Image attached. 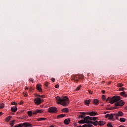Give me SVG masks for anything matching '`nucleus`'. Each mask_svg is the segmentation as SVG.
<instances>
[{
	"mask_svg": "<svg viewBox=\"0 0 127 127\" xmlns=\"http://www.w3.org/2000/svg\"><path fill=\"white\" fill-rule=\"evenodd\" d=\"M121 100V97L119 96H115L113 97H108L106 100V102L110 101V104H115V107H123L125 105V102Z\"/></svg>",
	"mask_w": 127,
	"mask_h": 127,
	"instance_id": "obj_1",
	"label": "nucleus"
},
{
	"mask_svg": "<svg viewBox=\"0 0 127 127\" xmlns=\"http://www.w3.org/2000/svg\"><path fill=\"white\" fill-rule=\"evenodd\" d=\"M39 97H40L41 98H44V96L43 95H39Z\"/></svg>",
	"mask_w": 127,
	"mask_h": 127,
	"instance_id": "obj_41",
	"label": "nucleus"
},
{
	"mask_svg": "<svg viewBox=\"0 0 127 127\" xmlns=\"http://www.w3.org/2000/svg\"><path fill=\"white\" fill-rule=\"evenodd\" d=\"M45 86H46V87H48V82H46L45 83Z\"/></svg>",
	"mask_w": 127,
	"mask_h": 127,
	"instance_id": "obj_33",
	"label": "nucleus"
},
{
	"mask_svg": "<svg viewBox=\"0 0 127 127\" xmlns=\"http://www.w3.org/2000/svg\"><path fill=\"white\" fill-rule=\"evenodd\" d=\"M47 119L44 118H41L37 119L38 122H40L41 121H46Z\"/></svg>",
	"mask_w": 127,
	"mask_h": 127,
	"instance_id": "obj_22",
	"label": "nucleus"
},
{
	"mask_svg": "<svg viewBox=\"0 0 127 127\" xmlns=\"http://www.w3.org/2000/svg\"><path fill=\"white\" fill-rule=\"evenodd\" d=\"M124 113L122 111H119L118 113H115L113 114H106L105 118L110 120V121H116V120H119V117H123Z\"/></svg>",
	"mask_w": 127,
	"mask_h": 127,
	"instance_id": "obj_2",
	"label": "nucleus"
},
{
	"mask_svg": "<svg viewBox=\"0 0 127 127\" xmlns=\"http://www.w3.org/2000/svg\"><path fill=\"white\" fill-rule=\"evenodd\" d=\"M33 81H34V80H33V79H32V78H30V79H29V81H30V82H33Z\"/></svg>",
	"mask_w": 127,
	"mask_h": 127,
	"instance_id": "obj_40",
	"label": "nucleus"
},
{
	"mask_svg": "<svg viewBox=\"0 0 127 127\" xmlns=\"http://www.w3.org/2000/svg\"><path fill=\"white\" fill-rule=\"evenodd\" d=\"M14 123H15V120H13L10 122V125L11 127H13L14 125Z\"/></svg>",
	"mask_w": 127,
	"mask_h": 127,
	"instance_id": "obj_23",
	"label": "nucleus"
},
{
	"mask_svg": "<svg viewBox=\"0 0 127 127\" xmlns=\"http://www.w3.org/2000/svg\"><path fill=\"white\" fill-rule=\"evenodd\" d=\"M48 112H49V113H51V114H56V113H57V108L54 107H50L48 110Z\"/></svg>",
	"mask_w": 127,
	"mask_h": 127,
	"instance_id": "obj_5",
	"label": "nucleus"
},
{
	"mask_svg": "<svg viewBox=\"0 0 127 127\" xmlns=\"http://www.w3.org/2000/svg\"><path fill=\"white\" fill-rule=\"evenodd\" d=\"M27 95H26V94H25V97H27Z\"/></svg>",
	"mask_w": 127,
	"mask_h": 127,
	"instance_id": "obj_47",
	"label": "nucleus"
},
{
	"mask_svg": "<svg viewBox=\"0 0 127 127\" xmlns=\"http://www.w3.org/2000/svg\"><path fill=\"white\" fill-rule=\"evenodd\" d=\"M10 119H11V117H7L6 118V122H9V121H10Z\"/></svg>",
	"mask_w": 127,
	"mask_h": 127,
	"instance_id": "obj_30",
	"label": "nucleus"
},
{
	"mask_svg": "<svg viewBox=\"0 0 127 127\" xmlns=\"http://www.w3.org/2000/svg\"><path fill=\"white\" fill-rule=\"evenodd\" d=\"M120 95L121 96H123V97H125L126 98H127V94H126V92H125V91H123V92H121Z\"/></svg>",
	"mask_w": 127,
	"mask_h": 127,
	"instance_id": "obj_18",
	"label": "nucleus"
},
{
	"mask_svg": "<svg viewBox=\"0 0 127 127\" xmlns=\"http://www.w3.org/2000/svg\"><path fill=\"white\" fill-rule=\"evenodd\" d=\"M118 87H123L124 86V84L123 83H118L117 84Z\"/></svg>",
	"mask_w": 127,
	"mask_h": 127,
	"instance_id": "obj_29",
	"label": "nucleus"
},
{
	"mask_svg": "<svg viewBox=\"0 0 127 127\" xmlns=\"http://www.w3.org/2000/svg\"><path fill=\"white\" fill-rule=\"evenodd\" d=\"M80 115L78 116V118L80 119H84V118H86V113L85 112H80Z\"/></svg>",
	"mask_w": 127,
	"mask_h": 127,
	"instance_id": "obj_12",
	"label": "nucleus"
},
{
	"mask_svg": "<svg viewBox=\"0 0 127 127\" xmlns=\"http://www.w3.org/2000/svg\"><path fill=\"white\" fill-rule=\"evenodd\" d=\"M11 105H13L14 106H17V104L14 102L11 103Z\"/></svg>",
	"mask_w": 127,
	"mask_h": 127,
	"instance_id": "obj_32",
	"label": "nucleus"
},
{
	"mask_svg": "<svg viewBox=\"0 0 127 127\" xmlns=\"http://www.w3.org/2000/svg\"><path fill=\"white\" fill-rule=\"evenodd\" d=\"M71 120L69 118L65 119L64 121V125H69L70 124Z\"/></svg>",
	"mask_w": 127,
	"mask_h": 127,
	"instance_id": "obj_13",
	"label": "nucleus"
},
{
	"mask_svg": "<svg viewBox=\"0 0 127 127\" xmlns=\"http://www.w3.org/2000/svg\"><path fill=\"white\" fill-rule=\"evenodd\" d=\"M56 100L58 102V104L62 105L64 107H66L67 105H69V98L67 96L63 97L58 96L56 97Z\"/></svg>",
	"mask_w": 127,
	"mask_h": 127,
	"instance_id": "obj_3",
	"label": "nucleus"
},
{
	"mask_svg": "<svg viewBox=\"0 0 127 127\" xmlns=\"http://www.w3.org/2000/svg\"><path fill=\"white\" fill-rule=\"evenodd\" d=\"M102 99L103 100H106V96L102 95Z\"/></svg>",
	"mask_w": 127,
	"mask_h": 127,
	"instance_id": "obj_36",
	"label": "nucleus"
},
{
	"mask_svg": "<svg viewBox=\"0 0 127 127\" xmlns=\"http://www.w3.org/2000/svg\"><path fill=\"white\" fill-rule=\"evenodd\" d=\"M120 91H124L125 90V88L122 87L120 88Z\"/></svg>",
	"mask_w": 127,
	"mask_h": 127,
	"instance_id": "obj_37",
	"label": "nucleus"
},
{
	"mask_svg": "<svg viewBox=\"0 0 127 127\" xmlns=\"http://www.w3.org/2000/svg\"><path fill=\"white\" fill-rule=\"evenodd\" d=\"M28 115L29 117H32V115H33V112L32 111H28Z\"/></svg>",
	"mask_w": 127,
	"mask_h": 127,
	"instance_id": "obj_25",
	"label": "nucleus"
},
{
	"mask_svg": "<svg viewBox=\"0 0 127 127\" xmlns=\"http://www.w3.org/2000/svg\"><path fill=\"white\" fill-rule=\"evenodd\" d=\"M88 92H89V94H90V95H92L93 94V91H92L90 90H88Z\"/></svg>",
	"mask_w": 127,
	"mask_h": 127,
	"instance_id": "obj_35",
	"label": "nucleus"
},
{
	"mask_svg": "<svg viewBox=\"0 0 127 127\" xmlns=\"http://www.w3.org/2000/svg\"><path fill=\"white\" fill-rule=\"evenodd\" d=\"M55 88L58 89V88H59V84H57L56 85H55Z\"/></svg>",
	"mask_w": 127,
	"mask_h": 127,
	"instance_id": "obj_38",
	"label": "nucleus"
},
{
	"mask_svg": "<svg viewBox=\"0 0 127 127\" xmlns=\"http://www.w3.org/2000/svg\"><path fill=\"white\" fill-rule=\"evenodd\" d=\"M92 103L93 105H95V106H97V105L99 104V100L98 99H94L93 100Z\"/></svg>",
	"mask_w": 127,
	"mask_h": 127,
	"instance_id": "obj_16",
	"label": "nucleus"
},
{
	"mask_svg": "<svg viewBox=\"0 0 127 127\" xmlns=\"http://www.w3.org/2000/svg\"><path fill=\"white\" fill-rule=\"evenodd\" d=\"M102 93H103V94H105V93H106V91L105 90H102Z\"/></svg>",
	"mask_w": 127,
	"mask_h": 127,
	"instance_id": "obj_42",
	"label": "nucleus"
},
{
	"mask_svg": "<svg viewBox=\"0 0 127 127\" xmlns=\"http://www.w3.org/2000/svg\"><path fill=\"white\" fill-rule=\"evenodd\" d=\"M62 112H64V113H68L69 112V109H68V108H64L62 109Z\"/></svg>",
	"mask_w": 127,
	"mask_h": 127,
	"instance_id": "obj_21",
	"label": "nucleus"
},
{
	"mask_svg": "<svg viewBox=\"0 0 127 127\" xmlns=\"http://www.w3.org/2000/svg\"><path fill=\"white\" fill-rule=\"evenodd\" d=\"M98 117H91L90 116H87L85 117V120H88V121H97Z\"/></svg>",
	"mask_w": 127,
	"mask_h": 127,
	"instance_id": "obj_9",
	"label": "nucleus"
},
{
	"mask_svg": "<svg viewBox=\"0 0 127 127\" xmlns=\"http://www.w3.org/2000/svg\"><path fill=\"white\" fill-rule=\"evenodd\" d=\"M37 90H38V91H39V92H42V89L41 88V87H40L39 85H37Z\"/></svg>",
	"mask_w": 127,
	"mask_h": 127,
	"instance_id": "obj_20",
	"label": "nucleus"
},
{
	"mask_svg": "<svg viewBox=\"0 0 127 127\" xmlns=\"http://www.w3.org/2000/svg\"><path fill=\"white\" fill-rule=\"evenodd\" d=\"M2 114H3V113H2V112H0V116H2Z\"/></svg>",
	"mask_w": 127,
	"mask_h": 127,
	"instance_id": "obj_44",
	"label": "nucleus"
},
{
	"mask_svg": "<svg viewBox=\"0 0 127 127\" xmlns=\"http://www.w3.org/2000/svg\"><path fill=\"white\" fill-rule=\"evenodd\" d=\"M91 123L88 119H86V117L84 118V120H81L78 122V124H88Z\"/></svg>",
	"mask_w": 127,
	"mask_h": 127,
	"instance_id": "obj_7",
	"label": "nucleus"
},
{
	"mask_svg": "<svg viewBox=\"0 0 127 127\" xmlns=\"http://www.w3.org/2000/svg\"><path fill=\"white\" fill-rule=\"evenodd\" d=\"M91 123H89V124H91L92 125H93V126H95V127H97L98 126V124H99V121H95L94 122H93L92 121H90Z\"/></svg>",
	"mask_w": 127,
	"mask_h": 127,
	"instance_id": "obj_15",
	"label": "nucleus"
},
{
	"mask_svg": "<svg viewBox=\"0 0 127 127\" xmlns=\"http://www.w3.org/2000/svg\"><path fill=\"white\" fill-rule=\"evenodd\" d=\"M87 76L89 77V76H91V74L90 73H88L87 74Z\"/></svg>",
	"mask_w": 127,
	"mask_h": 127,
	"instance_id": "obj_43",
	"label": "nucleus"
},
{
	"mask_svg": "<svg viewBox=\"0 0 127 127\" xmlns=\"http://www.w3.org/2000/svg\"><path fill=\"white\" fill-rule=\"evenodd\" d=\"M82 86L81 85H79L78 87L76 88V91H79V90H80V89H81V87Z\"/></svg>",
	"mask_w": 127,
	"mask_h": 127,
	"instance_id": "obj_31",
	"label": "nucleus"
},
{
	"mask_svg": "<svg viewBox=\"0 0 127 127\" xmlns=\"http://www.w3.org/2000/svg\"><path fill=\"white\" fill-rule=\"evenodd\" d=\"M79 79H81V80H83L84 79V76L82 74H79Z\"/></svg>",
	"mask_w": 127,
	"mask_h": 127,
	"instance_id": "obj_28",
	"label": "nucleus"
},
{
	"mask_svg": "<svg viewBox=\"0 0 127 127\" xmlns=\"http://www.w3.org/2000/svg\"><path fill=\"white\" fill-rule=\"evenodd\" d=\"M105 124H106V122L105 121H100L98 122V125L100 127H102V126H104V125H105Z\"/></svg>",
	"mask_w": 127,
	"mask_h": 127,
	"instance_id": "obj_17",
	"label": "nucleus"
},
{
	"mask_svg": "<svg viewBox=\"0 0 127 127\" xmlns=\"http://www.w3.org/2000/svg\"><path fill=\"white\" fill-rule=\"evenodd\" d=\"M107 127H113V126L111 125V124H107Z\"/></svg>",
	"mask_w": 127,
	"mask_h": 127,
	"instance_id": "obj_34",
	"label": "nucleus"
},
{
	"mask_svg": "<svg viewBox=\"0 0 127 127\" xmlns=\"http://www.w3.org/2000/svg\"><path fill=\"white\" fill-rule=\"evenodd\" d=\"M43 99L37 98L35 99L34 102L37 106H38V105H40V104H42V103H43Z\"/></svg>",
	"mask_w": 127,
	"mask_h": 127,
	"instance_id": "obj_6",
	"label": "nucleus"
},
{
	"mask_svg": "<svg viewBox=\"0 0 127 127\" xmlns=\"http://www.w3.org/2000/svg\"><path fill=\"white\" fill-rule=\"evenodd\" d=\"M26 90H28V87H26Z\"/></svg>",
	"mask_w": 127,
	"mask_h": 127,
	"instance_id": "obj_46",
	"label": "nucleus"
},
{
	"mask_svg": "<svg viewBox=\"0 0 127 127\" xmlns=\"http://www.w3.org/2000/svg\"><path fill=\"white\" fill-rule=\"evenodd\" d=\"M64 117H66V115L65 114H61L58 115L57 117V119H60V118H64Z\"/></svg>",
	"mask_w": 127,
	"mask_h": 127,
	"instance_id": "obj_19",
	"label": "nucleus"
},
{
	"mask_svg": "<svg viewBox=\"0 0 127 127\" xmlns=\"http://www.w3.org/2000/svg\"><path fill=\"white\" fill-rule=\"evenodd\" d=\"M107 114V113H104V114Z\"/></svg>",
	"mask_w": 127,
	"mask_h": 127,
	"instance_id": "obj_48",
	"label": "nucleus"
},
{
	"mask_svg": "<svg viewBox=\"0 0 127 127\" xmlns=\"http://www.w3.org/2000/svg\"><path fill=\"white\" fill-rule=\"evenodd\" d=\"M87 114L91 116H97L98 115V113L95 111L88 112Z\"/></svg>",
	"mask_w": 127,
	"mask_h": 127,
	"instance_id": "obj_11",
	"label": "nucleus"
},
{
	"mask_svg": "<svg viewBox=\"0 0 127 127\" xmlns=\"http://www.w3.org/2000/svg\"><path fill=\"white\" fill-rule=\"evenodd\" d=\"M3 108H4V104L3 103H1L0 105V110H1V109H3Z\"/></svg>",
	"mask_w": 127,
	"mask_h": 127,
	"instance_id": "obj_27",
	"label": "nucleus"
},
{
	"mask_svg": "<svg viewBox=\"0 0 127 127\" xmlns=\"http://www.w3.org/2000/svg\"><path fill=\"white\" fill-rule=\"evenodd\" d=\"M11 111L13 113H15L16 111H17V107L16 106H14L11 108Z\"/></svg>",
	"mask_w": 127,
	"mask_h": 127,
	"instance_id": "obj_14",
	"label": "nucleus"
},
{
	"mask_svg": "<svg viewBox=\"0 0 127 127\" xmlns=\"http://www.w3.org/2000/svg\"><path fill=\"white\" fill-rule=\"evenodd\" d=\"M51 80H52V82H55V78H52Z\"/></svg>",
	"mask_w": 127,
	"mask_h": 127,
	"instance_id": "obj_39",
	"label": "nucleus"
},
{
	"mask_svg": "<svg viewBox=\"0 0 127 127\" xmlns=\"http://www.w3.org/2000/svg\"><path fill=\"white\" fill-rule=\"evenodd\" d=\"M112 83V81H110L109 82V85H110V84H111Z\"/></svg>",
	"mask_w": 127,
	"mask_h": 127,
	"instance_id": "obj_45",
	"label": "nucleus"
},
{
	"mask_svg": "<svg viewBox=\"0 0 127 127\" xmlns=\"http://www.w3.org/2000/svg\"><path fill=\"white\" fill-rule=\"evenodd\" d=\"M91 101H92V100L89 99L88 100H86L85 101V104H86V105H89V104H90V103H91Z\"/></svg>",
	"mask_w": 127,
	"mask_h": 127,
	"instance_id": "obj_24",
	"label": "nucleus"
},
{
	"mask_svg": "<svg viewBox=\"0 0 127 127\" xmlns=\"http://www.w3.org/2000/svg\"><path fill=\"white\" fill-rule=\"evenodd\" d=\"M43 113V110H36L33 112V115H37V114H42Z\"/></svg>",
	"mask_w": 127,
	"mask_h": 127,
	"instance_id": "obj_10",
	"label": "nucleus"
},
{
	"mask_svg": "<svg viewBox=\"0 0 127 127\" xmlns=\"http://www.w3.org/2000/svg\"><path fill=\"white\" fill-rule=\"evenodd\" d=\"M31 127L32 125L29 123H24L23 124H19L18 126H15L14 127Z\"/></svg>",
	"mask_w": 127,
	"mask_h": 127,
	"instance_id": "obj_4",
	"label": "nucleus"
},
{
	"mask_svg": "<svg viewBox=\"0 0 127 127\" xmlns=\"http://www.w3.org/2000/svg\"><path fill=\"white\" fill-rule=\"evenodd\" d=\"M79 74L71 76V80L74 82L79 81Z\"/></svg>",
	"mask_w": 127,
	"mask_h": 127,
	"instance_id": "obj_8",
	"label": "nucleus"
},
{
	"mask_svg": "<svg viewBox=\"0 0 127 127\" xmlns=\"http://www.w3.org/2000/svg\"><path fill=\"white\" fill-rule=\"evenodd\" d=\"M120 121L121 123H125V122H126V119L124 118H121Z\"/></svg>",
	"mask_w": 127,
	"mask_h": 127,
	"instance_id": "obj_26",
	"label": "nucleus"
}]
</instances>
